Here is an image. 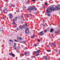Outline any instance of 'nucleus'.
Masks as SVG:
<instances>
[{"mask_svg":"<svg viewBox=\"0 0 60 60\" xmlns=\"http://www.w3.org/2000/svg\"><path fill=\"white\" fill-rule=\"evenodd\" d=\"M34 57V56H32L31 57V58H33Z\"/></svg>","mask_w":60,"mask_h":60,"instance_id":"nucleus-35","label":"nucleus"},{"mask_svg":"<svg viewBox=\"0 0 60 60\" xmlns=\"http://www.w3.org/2000/svg\"><path fill=\"white\" fill-rule=\"evenodd\" d=\"M48 4V3H47L46 2H45V5H47V4Z\"/></svg>","mask_w":60,"mask_h":60,"instance_id":"nucleus-25","label":"nucleus"},{"mask_svg":"<svg viewBox=\"0 0 60 60\" xmlns=\"http://www.w3.org/2000/svg\"><path fill=\"white\" fill-rule=\"evenodd\" d=\"M0 11H1V8L0 7Z\"/></svg>","mask_w":60,"mask_h":60,"instance_id":"nucleus-43","label":"nucleus"},{"mask_svg":"<svg viewBox=\"0 0 60 60\" xmlns=\"http://www.w3.org/2000/svg\"><path fill=\"white\" fill-rule=\"evenodd\" d=\"M47 51H48V52H50V50H47Z\"/></svg>","mask_w":60,"mask_h":60,"instance_id":"nucleus-32","label":"nucleus"},{"mask_svg":"<svg viewBox=\"0 0 60 60\" xmlns=\"http://www.w3.org/2000/svg\"><path fill=\"white\" fill-rule=\"evenodd\" d=\"M25 27H26L27 26V24H25Z\"/></svg>","mask_w":60,"mask_h":60,"instance_id":"nucleus-29","label":"nucleus"},{"mask_svg":"<svg viewBox=\"0 0 60 60\" xmlns=\"http://www.w3.org/2000/svg\"><path fill=\"white\" fill-rule=\"evenodd\" d=\"M58 54H59L60 55V52H58Z\"/></svg>","mask_w":60,"mask_h":60,"instance_id":"nucleus-46","label":"nucleus"},{"mask_svg":"<svg viewBox=\"0 0 60 60\" xmlns=\"http://www.w3.org/2000/svg\"><path fill=\"white\" fill-rule=\"evenodd\" d=\"M54 30L53 29L51 28L50 30V31L51 32V33H52V32H53Z\"/></svg>","mask_w":60,"mask_h":60,"instance_id":"nucleus-13","label":"nucleus"},{"mask_svg":"<svg viewBox=\"0 0 60 60\" xmlns=\"http://www.w3.org/2000/svg\"><path fill=\"white\" fill-rule=\"evenodd\" d=\"M12 56L13 57H14L15 56V55L14 54H12Z\"/></svg>","mask_w":60,"mask_h":60,"instance_id":"nucleus-26","label":"nucleus"},{"mask_svg":"<svg viewBox=\"0 0 60 60\" xmlns=\"http://www.w3.org/2000/svg\"><path fill=\"white\" fill-rule=\"evenodd\" d=\"M13 48H14V47H13Z\"/></svg>","mask_w":60,"mask_h":60,"instance_id":"nucleus-48","label":"nucleus"},{"mask_svg":"<svg viewBox=\"0 0 60 60\" xmlns=\"http://www.w3.org/2000/svg\"><path fill=\"white\" fill-rule=\"evenodd\" d=\"M32 0V1H33V2H35V0Z\"/></svg>","mask_w":60,"mask_h":60,"instance_id":"nucleus-40","label":"nucleus"},{"mask_svg":"<svg viewBox=\"0 0 60 60\" xmlns=\"http://www.w3.org/2000/svg\"><path fill=\"white\" fill-rule=\"evenodd\" d=\"M7 8L5 7L3 10V12L4 14L5 13H7Z\"/></svg>","mask_w":60,"mask_h":60,"instance_id":"nucleus-4","label":"nucleus"},{"mask_svg":"<svg viewBox=\"0 0 60 60\" xmlns=\"http://www.w3.org/2000/svg\"><path fill=\"white\" fill-rule=\"evenodd\" d=\"M14 41H17V40H14Z\"/></svg>","mask_w":60,"mask_h":60,"instance_id":"nucleus-41","label":"nucleus"},{"mask_svg":"<svg viewBox=\"0 0 60 60\" xmlns=\"http://www.w3.org/2000/svg\"><path fill=\"white\" fill-rule=\"evenodd\" d=\"M48 14V16H49V17H50V15H51L50 14V13H49H49H48V14Z\"/></svg>","mask_w":60,"mask_h":60,"instance_id":"nucleus-20","label":"nucleus"},{"mask_svg":"<svg viewBox=\"0 0 60 60\" xmlns=\"http://www.w3.org/2000/svg\"><path fill=\"white\" fill-rule=\"evenodd\" d=\"M15 27H17V26L16 25L15 26Z\"/></svg>","mask_w":60,"mask_h":60,"instance_id":"nucleus-49","label":"nucleus"},{"mask_svg":"<svg viewBox=\"0 0 60 60\" xmlns=\"http://www.w3.org/2000/svg\"><path fill=\"white\" fill-rule=\"evenodd\" d=\"M17 12H19V10H18L17 11Z\"/></svg>","mask_w":60,"mask_h":60,"instance_id":"nucleus-44","label":"nucleus"},{"mask_svg":"<svg viewBox=\"0 0 60 60\" xmlns=\"http://www.w3.org/2000/svg\"><path fill=\"white\" fill-rule=\"evenodd\" d=\"M11 6L12 7H15V5H14V4H11Z\"/></svg>","mask_w":60,"mask_h":60,"instance_id":"nucleus-19","label":"nucleus"},{"mask_svg":"<svg viewBox=\"0 0 60 60\" xmlns=\"http://www.w3.org/2000/svg\"><path fill=\"white\" fill-rule=\"evenodd\" d=\"M9 41H10V42H11H11H13V41L11 40H9Z\"/></svg>","mask_w":60,"mask_h":60,"instance_id":"nucleus-21","label":"nucleus"},{"mask_svg":"<svg viewBox=\"0 0 60 60\" xmlns=\"http://www.w3.org/2000/svg\"><path fill=\"white\" fill-rule=\"evenodd\" d=\"M17 20V17H16L15 18L13 19V21L14 22H16V20Z\"/></svg>","mask_w":60,"mask_h":60,"instance_id":"nucleus-10","label":"nucleus"},{"mask_svg":"<svg viewBox=\"0 0 60 60\" xmlns=\"http://www.w3.org/2000/svg\"><path fill=\"white\" fill-rule=\"evenodd\" d=\"M41 34V32H39L38 34V35L39 36H42V34Z\"/></svg>","mask_w":60,"mask_h":60,"instance_id":"nucleus-15","label":"nucleus"},{"mask_svg":"<svg viewBox=\"0 0 60 60\" xmlns=\"http://www.w3.org/2000/svg\"><path fill=\"white\" fill-rule=\"evenodd\" d=\"M8 15L9 16V17L10 19H12V18H13V15H12V14H9Z\"/></svg>","mask_w":60,"mask_h":60,"instance_id":"nucleus-7","label":"nucleus"},{"mask_svg":"<svg viewBox=\"0 0 60 60\" xmlns=\"http://www.w3.org/2000/svg\"><path fill=\"white\" fill-rule=\"evenodd\" d=\"M44 32H47V30H44Z\"/></svg>","mask_w":60,"mask_h":60,"instance_id":"nucleus-24","label":"nucleus"},{"mask_svg":"<svg viewBox=\"0 0 60 60\" xmlns=\"http://www.w3.org/2000/svg\"><path fill=\"white\" fill-rule=\"evenodd\" d=\"M34 37H35V36L34 35H33V36H32L31 37V38H32L33 39L34 38Z\"/></svg>","mask_w":60,"mask_h":60,"instance_id":"nucleus-17","label":"nucleus"},{"mask_svg":"<svg viewBox=\"0 0 60 60\" xmlns=\"http://www.w3.org/2000/svg\"><path fill=\"white\" fill-rule=\"evenodd\" d=\"M26 31V34H28V33L29 32V29L27 28L25 29Z\"/></svg>","mask_w":60,"mask_h":60,"instance_id":"nucleus-5","label":"nucleus"},{"mask_svg":"<svg viewBox=\"0 0 60 60\" xmlns=\"http://www.w3.org/2000/svg\"><path fill=\"white\" fill-rule=\"evenodd\" d=\"M56 33H59V30H58V31H57L56 32Z\"/></svg>","mask_w":60,"mask_h":60,"instance_id":"nucleus-27","label":"nucleus"},{"mask_svg":"<svg viewBox=\"0 0 60 60\" xmlns=\"http://www.w3.org/2000/svg\"><path fill=\"white\" fill-rule=\"evenodd\" d=\"M23 49H24V48H23Z\"/></svg>","mask_w":60,"mask_h":60,"instance_id":"nucleus-51","label":"nucleus"},{"mask_svg":"<svg viewBox=\"0 0 60 60\" xmlns=\"http://www.w3.org/2000/svg\"><path fill=\"white\" fill-rule=\"evenodd\" d=\"M0 31L2 32V33H3V32H4V31H3V29L2 28H0Z\"/></svg>","mask_w":60,"mask_h":60,"instance_id":"nucleus-14","label":"nucleus"},{"mask_svg":"<svg viewBox=\"0 0 60 60\" xmlns=\"http://www.w3.org/2000/svg\"><path fill=\"white\" fill-rule=\"evenodd\" d=\"M7 1H9V0H7Z\"/></svg>","mask_w":60,"mask_h":60,"instance_id":"nucleus-50","label":"nucleus"},{"mask_svg":"<svg viewBox=\"0 0 60 60\" xmlns=\"http://www.w3.org/2000/svg\"><path fill=\"white\" fill-rule=\"evenodd\" d=\"M40 50H38L37 51H35L34 52L35 55H36V56H38L39 55V53L40 52Z\"/></svg>","mask_w":60,"mask_h":60,"instance_id":"nucleus-3","label":"nucleus"},{"mask_svg":"<svg viewBox=\"0 0 60 60\" xmlns=\"http://www.w3.org/2000/svg\"><path fill=\"white\" fill-rule=\"evenodd\" d=\"M54 6L51 5L50 6V9L49 8H48L46 10V12L48 14L49 13H50V12H53L54 11H56V10H58L60 9V8H59V7H57L56 8H54Z\"/></svg>","mask_w":60,"mask_h":60,"instance_id":"nucleus-1","label":"nucleus"},{"mask_svg":"<svg viewBox=\"0 0 60 60\" xmlns=\"http://www.w3.org/2000/svg\"><path fill=\"white\" fill-rule=\"evenodd\" d=\"M17 48V47H15V48L14 49H14H15Z\"/></svg>","mask_w":60,"mask_h":60,"instance_id":"nucleus-34","label":"nucleus"},{"mask_svg":"<svg viewBox=\"0 0 60 60\" xmlns=\"http://www.w3.org/2000/svg\"><path fill=\"white\" fill-rule=\"evenodd\" d=\"M43 20H44V19Z\"/></svg>","mask_w":60,"mask_h":60,"instance_id":"nucleus-56","label":"nucleus"},{"mask_svg":"<svg viewBox=\"0 0 60 60\" xmlns=\"http://www.w3.org/2000/svg\"><path fill=\"white\" fill-rule=\"evenodd\" d=\"M25 54L26 56H28L29 55V52H25Z\"/></svg>","mask_w":60,"mask_h":60,"instance_id":"nucleus-8","label":"nucleus"},{"mask_svg":"<svg viewBox=\"0 0 60 60\" xmlns=\"http://www.w3.org/2000/svg\"><path fill=\"white\" fill-rule=\"evenodd\" d=\"M41 32V34H42V35H44V33H43V31H42Z\"/></svg>","mask_w":60,"mask_h":60,"instance_id":"nucleus-18","label":"nucleus"},{"mask_svg":"<svg viewBox=\"0 0 60 60\" xmlns=\"http://www.w3.org/2000/svg\"><path fill=\"white\" fill-rule=\"evenodd\" d=\"M59 60H60V58L59 59Z\"/></svg>","mask_w":60,"mask_h":60,"instance_id":"nucleus-53","label":"nucleus"},{"mask_svg":"<svg viewBox=\"0 0 60 60\" xmlns=\"http://www.w3.org/2000/svg\"><path fill=\"white\" fill-rule=\"evenodd\" d=\"M17 39L18 40H19L21 41V40H22V38L19 37H18L17 38Z\"/></svg>","mask_w":60,"mask_h":60,"instance_id":"nucleus-9","label":"nucleus"},{"mask_svg":"<svg viewBox=\"0 0 60 60\" xmlns=\"http://www.w3.org/2000/svg\"><path fill=\"white\" fill-rule=\"evenodd\" d=\"M51 44L52 46H53V47L56 46V45H55V44H54L53 43H51Z\"/></svg>","mask_w":60,"mask_h":60,"instance_id":"nucleus-11","label":"nucleus"},{"mask_svg":"<svg viewBox=\"0 0 60 60\" xmlns=\"http://www.w3.org/2000/svg\"><path fill=\"white\" fill-rule=\"evenodd\" d=\"M14 44L15 46H16V43H14Z\"/></svg>","mask_w":60,"mask_h":60,"instance_id":"nucleus-38","label":"nucleus"},{"mask_svg":"<svg viewBox=\"0 0 60 60\" xmlns=\"http://www.w3.org/2000/svg\"><path fill=\"white\" fill-rule=\"evenodd\" d=\"M52 25H54V24H53V23H52Z\"/></svg>","mask_w":60,"mask_h":60,"instance_id":"nucleus-47","label":"nucleus"},{"mask_svg":"<svg viewBox=\"0 0 60 60\" xmlns=\"http://www.w3.org/2000/svg\"><path fill=\"white\" fill-rule=\"evenodd\" d=\"M29 16H30V17H32V15L31 14H30L29 15Z\"/></svg>","mask_w":60,"mask_h":60,"instance_id":"nucleus-28","label":"nucleus"},{"mask_svg":"<svg viewBox=\"0 0 60 60\" xmlns=\"http://www.w3.org/2000/svg\"><path fill=\"white\" fill-rule=\"evenodd\" d=\"M55 50L56 52H58V50H57V49H55Z\"/></svg>","mask_w":60,"mask_h":60,"instance_id":"nucleus-23","label":"nucleus"},{"mask_svg":"<svg viewBox=\"0 0 60 60\" xmlns=\"http://www.w3.org/2000/svg\"><path fill=\"white\" fill-rule=\"evenodd\" d=\"M23 42H22V43H23Z\"/></svg>","mask_w":60,"mask_h":60,"instance_id":"nucleus-54","label":"nucleus"},{"mask_svg":"<svg viewBox=\"0 0 60 60\" xmlns=\"http://www.w3.org/2000/svg\"><path fill=\"white\" fill-rule=\"evenodd\" d=\"M9 54L10 56H11V55H12V54H11V53H10Z\"/></svg>","mask_w":60,"mask_h":60,"instance_id":"nucleus-33","label":"nucleus"},{"mask_svg":"<svg viewBox=\"0 0 60 60\" xmlns=\"http://www.w3.org/2000/svg\"><path fill=\"white\" fill-rule=\"evenodd\" d=\"M42 58L43 60H48V59L47 58V56H44Z\"/></svg>","mask_w":60,"mask_h":60,"instance_id":"nucleus-6","label":"nucleus"},{"mask_svg":"<svg viewBox=\"0 0 60 60\" xmlns=\"http://www.w3.org/2000/svg\"><path fill=\"white\" fill-rule=\"evenodd\" d=\"M35 10H36L35 8V7L33 6L29 7L28 9V10L29 12H31L32 11V10L34 11Z\"/></svg>","mask_w":60,"mask_h":60,"instance_id":"nucleus-2","label":"nucleus"},{"mask_svg":"<svg viewBox=\"0 0 60 60\" xmlns=\"http://www.w3.org/2000/svg\"><path fill=\"white\" fill-rule=\"evenodd\" d=\"M42 26H44V27H45V25L44 24H42Z\"/></svg>","mask_w":60,"mask_h":60,"instance_id":"nucleus-30","label":"nucleus"},{"mask_svg":"<svg viewBox=\"0 0 60 60\" xmlns=\"http://www.w3.org/2000/svg\"><path fill=\"white\" fill-rule=\"evenodd\" d=\"M38 41H39V42H40V41H41L40 40V39H38Z\"/></svg>","mask_w":60,"mask_h":60,"instance_id":"nucleus-36","label":"nucleus"},{"mask_svg":"<svg viewBox=\"0 0 60 60\" xmlns=\"http://www.w3.org/2000/svg\"><path fill=\"white\" fill-rule=\"evenodd\" d=\"M12 24L13 25H16V26H17V24L15 23V22H13L12 23Z\"/></svg>","mask_w":60,"mask_h":60,"instance_id":"nucleus-16","label":"nucleus"},{"mask_svg":"<svg viewBox=\"0 0 60 60\" xmlns=\"http://www.w3.org/2000/svg\"><path fill=\"white\" fill-rule=\"evenodd\" d=\"M21 60H24L23 59H22Z\"/></svg>","mask_w":60,"mask_h":60,"instance_id":"nucleus-55","label":"nucleus"},{"mask_svg":"<svg viewBox=\"0 0 60 60\" xmlns=\"http://www.w3.org/2000/svg\"><path fill=\"white\" fill-rule=\"evenodd\" d=\"M15 30L16 31H18V30H19V29H18V28H17Z\"/></svg>","mask_w":60,"mask_h":60,"instance_id":"nucleus-31","label":"nucleus"},{"mask_svg":"<svg viewBox=\"0 0 60 60\" xmlns=\"http://www.w3.org/2000/svg\"><path fill=\"white\" fill-rule=\"evenodd\" d=\"M59 13H60V11H59Z\"/></svg>","mask_w":60,"mask_h":60,"instance_id":"nucleus-52","label":"nucleus"},{"mask_svg":"<svg viewBox=\"0 0 60 60\" xmlns=\"http://www.w3.org/2000/svg\"><path fill=\"white\" fill-rule=\"evenodd\" d=\"M26 17H27V18H28V15H26Z\"/></svg>","mask_w":60,"mask_h":60,"instance_id":"nucleus-42","label":"nucleus"},{"mask_svg":"<svg viewBox=\"0 0 60 60\" xmlns=\"http://www.w3.org/2000/svg\"><path fill=\"white\" fill-rule=\"evenodd\" d=\"M34 46H37L38 45L37 44H34Z\"/></svg>","mask_w":60,"mask_h":60,"instance_id":"nucleus-22","label":"nucleus"},{"mask_svg":"<svg viewBox=\"0 0 60 60\" xmlns=\"http://www.w3.org/2000/svg\"><path fill=\"white\" fill-rule=\"evenodd\" d=\"M4 60H6V59H5V58H4Z\"/></svg>","mask_w":60,"mask_h":60,"instance_id":"nucleus-39","label":"nucleus"},{"mask_svg":"<svg viewBox=\"0 0 60 60\" xmlns=\"http://www.w3.org/2000/svg\"><path fill=\"white\" fill-rule=\"evenodd\" d=\"M4 19V17L2 18H1V19Z\"/></svg>","mask_w":60,"mask_h":60,"instance_id":"nucleus-37","label":"nucleus"},{"mask_svg":"<svg viewBox=\"0 0 60 60\" xmlns=\"http://www.w3.org/2000/svg\"><path fill=\"white\" fill-rule=\"evenodd\" d=\"M19 28L21 30L22 28H24V27L23 26H20L19 27Z\"/></svg>","mask_w":60,"mask_h":60,"instance_id":"nucleus-12","label":"nucleus"},{"mask_svg":"<svg viewBox=\"0 0 60 60\" xmlns=\"http://www.w3.org/2000/svg\"><path fill=\"white\" fill-rule=\"evenodd\" d=\"M47 46L48 47H49V45H47Z\"/></svg>","mask_w":60,"mask_h":60,"instance_id":"nucleus-45","label":"nucleus"}]
</instances>
